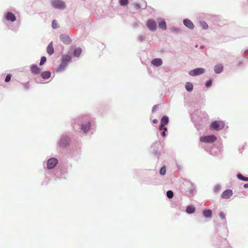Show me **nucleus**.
<instances>
[{"label":"nucleus","mask_w":248,"mask_h":248,"mask_svg":"<svg viewBox=\"0 0 248 248\" xmlns=\"http://www.w3.org/2000/svg\"><path fill=\"white\" fill-rule=\"evenodd\" d=\"M78 129L81 133L87 135L93 134L95 131V125L93 120L88 116H83L78 120Z\"/></svg>","instance_id":"nucleus-1"},{"label":"nucleus","mask_w":248,"mask_h":248,"mask_svg":"<svg viewBox=\"0 0 248 248\" xmlns=\"http://www.w3.org/2000/svg\"><path fill=\"white\" fill-rule=\"evenodd\" d=\"M226 214L223 211L219 213V217L222 220L221 223H217L216 226V233L220 238V240L224 245H227L228 241L225 237L228 235V229L227 226Z\"/></svg>","instance_id":"nucleus-2"},{"label":"nucleus","mask_w":248,"mask_h":248,"mask_svg":"<svg viewBox=\"0 0 248 248\" xmlns=\"http://www.w3.org/2000/svg\"><path fill=\"white\" fill-rule=\"evenodd\" d=\"M71 138L72 133L69 132L62 134L57 141V145L62 148L68 147L71 144Z\"/></svg>","instance_id":"nucleus-3"},{"label":"nucleus","mask_w":248,"mask_h":248,"mask_svg":"<svg viewBox=\"0 0 248 248\" xmlns=\"http://www.w3.org/2000/svg\"><path fill=\"white\" fill-rule=\"evenodd\" d=\"M72 51H69L67 54L62 56L61 63L56 69L57 72L63 71L68 63L72 62Z\"/></svg>","instance_id":"nucleus-4"},{"label":"nucleus","mask_w":248,"mask_h":248,"mask_svg":"<svg viewBox=\"0 0 248 248\" xmlns=\"http://www.w3.org/2000/svg\"><path fill=\"white\" fill-rule=\"evenodd\" d=\"M154 156L158 159L160 155L162 146L160 141L155 142L152 146Z\"/></svg>","instance_id":"nucleus-5"},{"label":"nucleus","mask_w":248,"mask_h":248,"mask_svg":"<svg viewBox=\"0 0 248 248\" xmlns=\"http://www.w3.org/2000/svg\"><path fill=\"white\" fill-rule=\"evenodd\" d=\"M225 126V123L222 121H214L212 122L209 126L210 129L219 131Z\"/></svg>","instance_id":"nucleus-6"},{"label":"nucleus","mask_w":248,"mask_h":248,"mask_svg":"<svg viewBox=\"0 0 248 248\" xmlns=\"http://www.w3.org/2000/svg\"><path fill=\"white\" fill-rule=\"evenodd\" d=\"M58 164V160L55 157H51L49 158L46 162V167L45 166V163H44V167L47 170H50L53 169Z\"/></svg>","instance_id":"nucleus-7"},{"label":"nucleus","mask_w":248,"mask_h":248,"mask_svg":"<svg viewBox=\"0 0 248 248\" xmlns=\"http://www.w3.org/2000/svg\"><path fill=\"white\" fill-rule=\"evenodd\" d=\"M217 140V138L214 135L202 136L200 138V140L201 142L207 143H214L215 141Z\"/></svg>","instance_id":"nucleus-8"},{"label":"nucleus","mask_w":248,"mask_h":248,"mask_svg":"<svg viewBox=\"0 0 248 248\" xmlns=\"http://www.w3.org/2000/svg\"><path fill=\"white\" fill-rule=\"evenodd\" d=\"M51 5L53 8L62 10L66 7L65 2L62 0H53L51 1Z\"/></svg>","instance_id":"nucleus-9"},{"label":"nucleus","mask_w":248,"mask_h":248,"mask_svg":"<svg viewBox=\"0 0 248 248\" xmlns=\"http://www.w3.org/2000/svg\"><path fill=\"white\" fill-rule=\"evenodd\" d=\"M3 19L8 22H14L16 20V17L12 12L8 11L4 14Z\"/></svg>","instance_id":"nucleus-10"},{"label":"nucleus","mask_w":248,"mask_h":248,"mask_svg":"<svg viewBox=\"0 0 248 248\" xmlns=\"http://www.w3.org/2000/svg\"><path fill=\"white\" fill-rule=\"evenodd\" d=\"M205 70L203 68H196L189 71L188 74L192 77H196L204 73Z\"/></svg>","instance_id":"nucleus-11"},{"label":"nucleus","mask_w":248,"mask_h":248,"mask_svg":"<svg viewBox=\"0 0 248 248\" xmlns=\"http://www.w3.org/2000/svg\"><path fill=\"white\" fill-rule=\"evenodd\" d=\"M146 25L148 29L151 31H155L157 29L156 23L152 19H148L146 22Z\"/></svg>","instance_id":"nucleus-12"},{"label":"nucleus","mask_w":248,"mask_h":248,"mask_svg":"<svg viewBox=\"0 0 248 248\" xmlns=\"http://www.w3.org/2000/svg\"><path fill=\"white\" fill-rule=\"evenodd\" d=\"M210 155L213 156H218L220 153L222 151V147H216L214 146L210 150L207 151Z\"/></svg>","instance_id":"nucleus-13"},{"label":"nucleus","mask_w":248,"mask_h":248,"mask_svg":"<svg viewBox=\"0 0 248 248\" xmlns=\"http://www.w3.org/2000/svg\"><path fill=\"white\" fill-rule=\"evenodd\" d=\"M67 171L64 170H57V171L55 173V176L57 178H65L67 175Z\"/></svg>","instance_id":"nucleus-14"},{"label":"nucleus","mask_w":248,"mask_h":248,"mask_svg":"<svg viewBox=\"0 0 248 248\" xmlns=\"http://www.w3.org/2000/svg\"><path fill=\"white\" fill-rule=\"evenodd\" d=\"M70 51H72V54L75 57H79L81 52L82 49L80 47H76L75 46L72 47Z\"/></svg>","instance_id":"nucleus-15"},{"label":"nucleus","mask_w":248,"mask_h":248,"mask_svg":"<svg viewBox=\"0 0 248 248\" xmlns=\"http://www.w3.org/2000/svg\"><path fill=\"white\" fill-rule=\"evenodd\" d=\"M60 39L64 44L69 45L71 43V38L68 35L65 34H61L60 36Z\"/></svg>","instance_id":"nucleus-16"},{"label":"nucleus","mask_w":248,"mask_h":248,"mask_svg":"<svg viewBox=\"0 0 248 248\" xmlns=\"http://www.w3.org/2000/svg\"><path fill=\"white\" fill-rule=\"evenodd\" d=\"M233 192L232 190L230 189H226L222 192L221 197L223 199H228L230 198Z\"/></svg>","instance_id":"nucleus-17"},{"label":"nucleus","mask_w":248,"mask_h":248,"mask_svg":"<svg viewBox=\"0 0 248 248\" xmlns=\"http://www.w3.org/2000/svg\"><path fill=\"white\" fill-rule=\"evenodd\" d=\"M184 25L190 30H193L194 28V25L192 22L188 19L186 18L183 20Z\"/></svg>","instance_id":"nucleus-18"},{"label":"nucleus","mask_w":248,"mask_h":248,"mask_svg":"<svg viewBox=\"0 0 248 248\" xmlns=\"http://www.w3.org/2000/svg\"><path fill=\"white\" fill-rule=\"evenodd\" d=\"M157 21L158 22V27L162 30H166L167 29L166 23L164 19L158 18Z\"/></svg>","instance_id":"nucleus-19"},{"label":"nucleus","mask_w":248,"mask_h":248,"mask_svg":"<svg viewBox=\"0 0 248 248\" xmlns=\"http://www.w3.org/2000/svg\"><path fill=\"white\" fill-rule=\"evenodd\" d=\"M31 71L32 74L37 75L40 73L41 69L36 64H33L31 66Z\"/></svg>","instance_id":"nucleus-20"},{"label":"nucleus","mask_w":248,"mask_h":248,"mask_svg":"<svg viewBox=\"0 0 248 248\" xmlns=\"http://www.w3.org/2000/svg\"><path fill=\"white\" fill-rule=\"evenodd\" d=\"M151 63L153 65L158 67L163 64V61L161 58H155L152 60Z\"/></svg>","instance_id":"nucleus-21"},{"label":"nucleus","mask_w":248,"mask_h":248,"mask_svg":"<svg viewBox=\"0 0 248 248\" xmlns=\"http://www.w3.org/2000/svg\"><path fill=\"white\" fill-rule=\"evenodd\" d=\"M203 216L207 218H210L212 216V211L209 209H205L202 211Z\"/></svg>","instance_id":"nucleus-22"},{"label":"nucleus","mask_w":248,"mask_h":248,"mask_svg":"<svg viewBox=\"0 0 248 248\" xmlns=\"http://www.w3.org/2000/svg\"><path fill=\"white\" fill-rule=\"evenodd\" d=\"M223 70V66L222 64H218L215 66L214 67V72L216 74H220L221 73Z\"/></svg>","instance_id":"nucleus-23"},{"label":"nucleus","mask_w":248,"mask_h":248,"mask_svg":"<svg viewBox=\"0 0 248 248\" xmlns=\"http://www.w3.org/2000/svg\"><path fill=\"white\" fill-rule=\"evenodd\" d=\"M196 211L195 207L192 205H188L186 209V212L188 214H193Z\"/></svg>","instance_id":"nucleus-24"},{"label":"nucleus","mask_w":248,"mask_h":248,"mask_svg":"<svg viewBox=\"0 0 248 248\" xmlns=\"http://www.w3.org/2000/svg\"><path fill=\"white\" fill-rule=\"evenodd\" d=\"M46 51L49 55H51L54 53V48L53 47V43L51 42L47 46L46 48Z\"/></svg>","instance_id":"nucleus-25"},{"label":"nucleus","mask_w":248,"mask_h":248,"mask_svg":"<svg viewBox=\"0 0 248 248\" xmlns=\"http://www.w3.org/2000/svg\"><path fill=\"white\" fill-rule=\"evenodd\" d=\"M188 192L189 196H192L196 193L195 186L193 184H191V186L188 188Z\"/></svg>","instance_id":"nucleus-26"},{"label":"nucleus","mask_w":248,"mask_h":248,"mask_svg":"<svg viewBox=\"0 0 248 248\" xmlns=\"http://www.w3.org/2000/svg\"><path fill=\"white\" fill-rule=\"evenodd\" d=\"M41 76L44 79H48L51 76V72L49 71L43 72L41 74Z\"/></svg>","instance_id":"nucleus-27"},{"label":"nucleus","mask_w":248,"mask_h":248,"mask_svg":"<svg viewBox=\"0 0 248 248\" xmlns=\"http://www.w3.org/2000/svg\"><path fill=\"white\" fill-rule=\"evenodd\" d=\"M185 88L188 92H191L193 89V85L190 82H187L185 84Z\"/></svg>","instance_id":"nucleus-28"},{"label":"nucleus","mask_w":248,"mask_h":248,"mask_svg":"<svg viewBox=\"0 0 248 248\" xmlns=\"http://www.w3.org/2000/svg\"><path fill=\"white\" fill-rule=\"evenodd\" d=\"M169 117L166 115H164L161 119L160 124L162 125H167L169 123Z\"/></svg>","instance_id":"nucleus-29"},{"label":"nucleus","mask_w":248,"mask_h":248,"mask_svg":"<svg viewBox=\"0 0 248 248\" xmlns=\"http://www.w3.org/2000/svg\"><path fill=\"white\" fill-rule=\"evenodd\" d=\"M236 177L238 179L245 182L248 181V177L243 176L241 173H238L236 174Z\"/></svg>","instance_id":"nucleus-30"},{"label":"nucleus","mask_w":248,"mask_h":248,"mask_svg":"<svg viewBox=\"0 0 248 248\" xmlns=\"http://www.w3.org/2000/svg\"><path fill=\"white\" fill-rule=\"evenodd\" d=\"M200 25L203 30H207L208 28V25L207 23L204 21H201Z\"/></svg>","instance_id":"nucleus-31"},{"label":"nucleus","mask_w":248,"mask_h":248,"mask_svg":"<svg viewBox=\"0 0 248 248\" xmlns=\"http://www.w3.org/2000/svg\"><path fill=\"white\" fill-rule=\"evenodd\" d=\"M146 39V36L144 34H140L138 37V41L139 42H143Z\"/></svg>","instance_id":"nucleus-32"},{"label":"nucleus","mask_w":248,"mask_h":248,"mask_svg":"<svg viewBox=\"0 0 248 248\" xmlns=\"http://www.w3.org/2000/svg\"><path fill=\"white\" fill-rule=\"evenodd\" d=\"M221 185L220 184L216 185L214 188V192L216 194L218 193L221 190Z\"/></svg>","instance_id":"nucleus-33"},{"label":"nucleus","mask_w":248,"mask_h":248,"mask_svg":"<svg viewBox=\"0 0 248 248\" xmlns=\"http://www.w3.org/2000/svg\"><path fill=\"white\" fill-rule=\"evenodd\" d=\"M129 3V0H119V3L122 6H125Z\"/></svg>","instance_id":"nucleus-34"},{"label":"nucleus","mask_w":248,"mask_h":248,"mask_svg":"<svg viewBox=\"0 0 248 248\" xmlns=\"http://www.w3.org/2000/svg\"><path fill=\"white\" fill-rule=\"evenodd\" d=\"M166 195H167V197L169 199L172 198L173 197V195H174L173 191L171 190H168L167 191Z\"/></svg>","instance_id":"nucleus-35"},{"label":"nucleus","mask_w":248,"mask_h":248,"mask_svg":"<svg viewBox=\"0 0 248 248\" xmlns=\"http://www.w3.org/2000/svg\"><path fill=\"white\" fill-rule=\"evenodd\" d=\"M166 173V168L165 166H163L159 170V174L161 175H164Z\"/></svg>","instance_id":"nucleus-36"},{"label":"nucleus","mask_w":248,"mask_h":248,"mask_svg":"<svg viewBox=\"0 0 248 248\" xmlns=\"http://www.w3.org/2000/svg\"><path fill=\"white\" fill-rule=\"evenodd\" d=\"M59 27L57 22L56 20H53L52 21V28L54 29H56Z\"/></svg>","instance_id":"nucleus-37"},{"label":"nucleus","mask_w":248,"mask_h":248,"mask_svg":"<svg viewBox=\"0 0 248 248\" xmlns=\"http://www.w3.org/2000/svg\"><path fill=\"white\" fill-rule=\"evenodd\" d=\"M212 83H213L212 80V79H209L205 83V87H207V88L210 87L212 86Z\"/></svg>","instance_id":"nucleus-38"},{"label":"nucleus","mask_w":248,"mask_h":248,"mask_svg":"<svg viewBox=\"0 0 248 248\" xmlns=\"http://www.w3.org/2000/svg\"><path fill=\"white\" fill-rule=\"evenodd\" d=\"M46 57L45 56H42L41 58L40 62L39 63L40 65H43L46 62Z\"/></svg>","instance_id":"nucleus-39"},{"label":"nucleus","mask_w":248,"mask_h":248,"mask_svg":"<svg viewBox=\"0 0 248 248\" xmlns=\"http://www.w3.org/2000/svg\"><path fill=\"white\" fill-rule=\"evenodd\" d=\"M11 77H12L11 74H7L5 78V79H4L5 82H9L11 80Z\"/></svg>","instance_id":"nucleus-40"},{"label":"nucleus","mask_w":248,"mask_h":248,"mask_svg":"<svg viewBox=\"0 0 248 248\" xmlns=\"http://www.w3.org/2000/svg\"><path fill=\"white\" fill-rule=\"evenodd\" d=\"M140 22L139 21H136L132 24V27L134 28H137L140 27Z\"/></svg>","instance_id":"nucleus-41"},{"label":"nucleus","mask_w":248,"mask_h":248,"mask_svg":"<svg viewBox=\"0 0 248 248\" xmlns=\"http://www.w3.org/2000/svg\"><path fill=\"white\" fill-rule=\"evenodd\" d=\"M165 125H162L161 124H160L159 126V129L160 130L167 131L168 129L165 126Z\"/></svg>","instance_id":"nucleus-42"},{"label":"nucleus","mask_w":248,"mask_h":248,"mask_svg":"<svg viewBox=\"0 0 248 248\" xmlns=\"http://www.w3.org/2000/svg\"><path fill=\"white\" fill-rule=\"evenodd\" d=\"M24 88L26 90H28L30 88V83L29 82H27L26 83H23Z\"/></svg>","instance_id":"nucleus-43"},{"label":"nucleus","mask_w":248,"mask_h":248,"mask_svg":"<svg viewBox=\"0 0 248 248\" xmlns=\"http://www.w3.org/2000/svg\"><path fill=\"white\" fill-rule=\"evenodd\" d=\"M134 7L135 9L136 10H140L141 8L140 4L139 3L134 4Z\"/></svg>","instance_id":"nucleus-44"},{"label":"nucleus","mask_w":248,"mask_h":248,"mask_svg":"<svg viewBox=\"0 0 248 248\" xmlns=\"http://www.w3.org/2000/svg\"><path fill=\"white\" fill-rule=\"evenodd\" d=\"M180 31V29L179 28L174 27L172 29V31L174 32H179Z\"/></svg>","instance_id":"nucleus-45"},{"label":"nucleus","mask_w":248,"mask_h":248,"mask_svg":"<svg viewBox=\"0 0 248 248\" xmlns=\"http://www.w3.org/2000/svg\"><path fill=\"white\" fill-rule=\"evenodd\" d=\"M141 9H144L147 7V3L146 1H143V3L140 5Z\"/></svg>","instance_id":"nucleus-46"},{"label":"nucleus","mask_w":248,"mask_h":248,"mask_svg":"<svg viewBox=\"0 0 248 248\" xmlns=\"http://www.w3.org/2000/svg\"><path fill=\"white\" fill-rule=\"evenodd\" d=\"M243 53L245 57L248 59V49L245 50Z\"/></svg>","instance_id":"nucleus-47"},{"label":"nucleus","mask_w":248,"mask_h":248,"mask_svg":"<svg viewBox=\"0 0 248 248\" xmlns=\"http://www.w3.org/2000/svg\"><path fill=\"white\" fill-rule=\"evenodd\" d=\"M157 108L158 106L157 105H154L152 108V112H155V111H156Z\"/></svg>","instance_id":"nucleus-48"},{"label":"nucleus","mask_w":248,"mask_h":248,"mask_svg":"<svg viewBox=\"0 0 248 248\" xmlns=\"http://www.w3.org/2000/svg\"><path fill=\"white\" fill-rule=\"evenodd\" d=\"M167 131H163L161 133V136L164 137L166 136V132Z\"/></svg>","instance_id":"nucleus-49"},{"label":"nucleus","mask_w":248,"mask_h":248,"mask_svg":"<svg viewBox=\"0 0 248 248\" xmlns=\"http://www.w3.org/2000/svg\"><path fill=\"white\" fill-rule=\"evenodd\" d=\"M244 63L243 62V61H241V62H239L238 63V66H241L242 65H243Z\"/></svg>","instance_id":"nucleus-50"},{"label":"nucleus","mask_w":248,"mask_h":248,"mask_svg":"<svg viewBox=\"0 0 248 248\" xmlns=\"http://www.w3.org/2000/svg\"><path fill=\"white\" fill-rule=\"evenodd\" d=\"M157 122H158V120H157V119H154V120H153V123L154 124H156V123H157Z\"/></svg>","instance_id":"nucleus-51"},{"label":"nucleus","mask_w":248,"mask_h":248,"mask_svg":"<svg viewBox=\"0 0 248 248\" xmlns=\"http://www.w3.org/2000/svg\"><path fill=\"white\" fill-rule=\"evenodd\" d=\"M244 187L245 188H248V184H245L244 185Z\"/></svg>","instance_id":"nucleus-52"},{"label":"nucleus","mask_w":248,"mask_h":248,"mask_svg":"<svg viewBox=\"0 0 248 248\" xmlns=\"http://www.w3.org/2000/svg\"><path fill=\"white\" fill-rule=\"evenodd\" d=\"M204 46L202 45V46H200V48H201V49H202V48H204Z\"/></svg>","instance_id":"nucleus-53"},{"label":"nucleus","mask_w":248,"mask_h":248,"mask_svg":"<svg viewBox=\"0 0 248 248\" xmlns=\"http://www.w3.org/2000/svg\"><path fill=\"white\" fill-rule=\"evenodd\" d=\"M198 47V45H197L195 46V47Z\"/></svg>","instance_id":"nucleus-54"},{"label":"nucleus","mask_w":248,"mask_h":248,"mask_svg":"<svg viewBox=\"0 0 248 248\" xmlns=\"http://www.w3.org/2000/svg\"><path fill=\"white\" fill-rule=\"evenodd\" d=\"M35 80H36V83H39V82H38V81H37L36 80V79Z\"/></svg>","instance_id":"nucleus-55"},{"label":"nucleus","mask_w":248,"mask_h":248,"mask_svg":"<svg viewBox=\"0 0 248 248\" xmlns=\"http://www.w3.org/2000/svg\"><path fill=\"white\" fill-rule=\"evenodd\" d=\"M247 5H248V0H247Z\"/></svg>","instance_id":"nucleus-56"}]
</instances>
